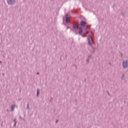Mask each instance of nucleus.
Returning a JSON list of instances; mask_svg holds the SVG:
<instances>
[{"label":"nucleus","instance_id":"1","mask_svg":"<svg viewBox=\"0 0 128 128\" xmlns=\"http://www.w3.org/2000/svg\"><path fill=\"white\" fill-rule=\"evenodd\" d=\"M65 18H66V23L68 24L70 22V14L68 13L65 15Z\"/></svg>","mask_w":128,"mask_h":128},{"label":"nucleus","instance_id":"2","mask_svg":"<svg viewBox=\"0 0 128 128\" xmlns=\"http://www.w3.org/2000/svg\"><path fill=\"white\" fill-rule=\"evenodd\" d=\"M86 36L88 41V44H89V46H92V44H94V42H92V37H90L89 36Z\"/></svg>","mask_w":128,"mask_h":128},{"label":"nucleus","instance_id":"3","mask_svg":"<svg viewBox=\"0 0 128 128\" xmlns=\"http://www.w3.org/2000/svg\"><path fill=\"white\" fill-rule=\"evenodd\" d=\"M8 4L14 6L16 4V0H6Z\"/></svg>","mask_w":128,"mask_h":128},{"label":"nucleus","instance_id":"4","mask_svg":"<svg viewBox=\"0 0 128 128\" xmlns=\"http://www.w3.org/2000/svg\"><path fill=\"white\" fill-rule=\"evenodd\" d=\"M122 66H123L124 68H127L128 66V60H125L123 62Z\"/></svg>","mask_w":128,"mask_h":128},{"label":"nucleus","instance_id":"5","mask_svg":"<svg viewBox=\"0 0 128 128\" xmlns=\"http://www.w3.org/2000/svg\"><path fill=\"white\" fill-rule=\"evenodd\" d=\"M87 24L86 22L84 20H81L80 22V25L81 26H82V28H86V26Z\"/></svg>","mask_w":128,"mask_h":128},{"label":"nucleus","instance_id":"6","mask_svg":"<svg viewBox=\"0 0 128 128\" xmlns=\"http://www.w3.org/2000/svg\"><path fill=\"white\" fill-rule=\"evenodd\" d=\"M82 32H84V30H82V28H80L79 29V30L78 31V34H80V36H82Z\"/></svg>","mask_w":128,"mask_h":128},{"label":"nucleus","instance_id":"7","mask_svg":"<svg viewBox=\"0 0 128 128\" xmlns=\"http://www.w3.org/2000/svg\"><path fill=\"white\" fill-rule=\"evenodd\" d=\"M72 28L74 29V30H78V24H74L72 26Z\"/></svg>","mask_w":128,"mask_h":128},{"label":"nucleus","instance_id":"8","mask_svg":"<svg viewBox=\"0 0 128 128\" xmlns=\"http://www.w3.org/2000/svg\"><path fill=\"white\" fill-rule=\"evenodd\" d=\"M40 89H38V88L37 89V92H36L37 96H40Z\"/></svg>","mask_w":128,"mask_h":128},{"label":"nucleus","instance_id":"9","mask_svg":"<svg viewBox=\"0 0 128 128\" xmlns=\"http://www.w3.org/2000/svg\"><path fill=\"white\" fill-rule=\"evenodd\" d=\"M14 106H16V105H15V104L12 105V106H11L10 110H11L12 112L14 110Z\"/></svg>","mask_w":128,"mask_h":128},{"label":"nucleus","instance_id":"10","mask_svg":"<svg viewBox=\"0 0 128 128\" xmlns=\"http://www.w3.org/2000/svg\"><path fill=\"white\" fill-rule=\"evenodd\" d=\"M13 122H14V128L16 126V123H17V122H16V118H15Z\"/></svg>","mask_w":128,"mask_h":128},{"label":"nucleus","instance_id":"11","mask_svg":"<svg viewBox=\"0 0 128 128\" xmlns=\"http://www.w3.org/2000/svg\"><path fill=\"white\" fill-rule=\"evenodd\" d=\"M84 30L86 32V34H88V28H84Z\"/></svg>","mask_w":128,"mask_h":128},{"label":"nucleus","instance_id":"12","mask_svg":"<svg viewBox=\"0 0 128 128\" xmlns=\"http://www.w3.org/2000/svg\"><path fill=\"white\" fill-rule=\"evenodd\" d=\"M126 12H122V16H124V18L126 16Z\"/></svg>","mask_w":128,"mask_h":128},{"label":"nucleus","instance_id":"13","mask_svg":"<svg viewBox=\"0 0 128 128\" xmlns=\"http://www.w3.org/2000/svg\"><path fill=\"white\" fill-rule=\"evenodd\" d=\"M26 108L27 110H30V104L28 103L27 104Z\"/></svg>","mask_w":128,"mask_h":128},{"label":"nucleus","instance_id":"14","mask_svg":"<svg viewBox=\"0 0 128 128\" xmlns=\"http://www.w3.org/2000/svg\"><path fill=\"white\" fill-rule=\"evenodd\" d=\"M124 74H123L121 77V80H124Z\"/></svg>","mask_w":128,"mask_h":128},{"label":"nucleus","instance_id":"15","mask_svg":"<svg viewBox=\"0 0 128 128\" xmlns=\"http://www.w3.org/2000/svg\"><path fill=\"white\" fill-rule=\"evenodd\" d=\"M86 62H88H88H90V59H88H88L86 60Z\"/></svg>","mask_w":128,"mask_h":128},{"label":"nucleus","instance_id":"16","mask_svg":"<svg viewBox=\"0 0 128 128\" xmlns=\"http://www.w3.org/2000/svg\"><path fill=\"white\" fill-rule=\"evenodd\" d=\"M92 56H90V55H88V58L89 60H90V57H91Z\"/></svg>","mask_w":128,"mask_h":128},{"label":"nucleus","instance_id":"17","mask_svg":"<svg viewBox=\"0 0 128 128\" xmlns=\"http://www.w3.org/2000/svg\"><path fill=\"white\" fill-rule=\"evenodd\" d=\"M58 122H59V120H56V124H58Z\"/></svg>","mask_w":128,"mask_h":128},{"label":"nucleus","instance_id":"18","mask_svg":"<svg viewBox=\"0 0 128 128\" xmlns=\"http://www.w3.org/2000/svg\"><path fill=\"white\" fill-rule=\"evenodd\" d=\"M108 94L110 96V92H108V91L107 92Z\"/></svg>","mask_w":128,"mask_h":128},{"label":"nucleus","instance_id":"19","mask_svg":"<svg viewBox=\"0 0 128 128\" xmlns=\"http://www.w3.org/2000/svg\"><path fill=\"white\" fill-rule=\"evenodd\" d=\"M81 36H82V38H84L85 36H84V35H81Z\"/></svg>","mask_w":128,"mask_h":128},{"label":"nucleus","instance_id":"20","mask_svg":"<svg viewBox=\"0 0 128 128\" xmlns=\"http://www.w3.org/2000/svg\"><path fill=\"white\" fill-rule=\"evenodd\" d=\"M94 50L92 52V54H94Z\"/></svg>","mask_w":128,"mask_h":128},{"label":"nucleus","instance_id":"21","mask_svg":"<svg viewBox=\"0 0 128 128\" xmlns=\"http://www.w3.org/2000/svg\"><path fill=\"white\" fill-rule=\"evenodd\" d=\"M36 74H38V75L40 74V72H37Z\"/></svg>","mask_w":128,"mask_h":128},{"label":"nucleus","instance_id":"22","mask_svg":"<svg viewBox=\"0 0 128 128\" xmlns=\"http://www.w3.org/2000/svg\"><path fill=\"white\" fill-rule=\"evenodd\" d=\"M69 78H70L68 77V78H67V80H68Z\"/></svg>","mask_w":128,"mask_h":128},{"label":"nucleus","instance_id":"23","mask_svg":"<svg viewBox=\"0 0 128 128\" xmlns=\"http://www.w3.org/2000/svg\"><path fill=\"white\" fill-rule=\"evenodd\" d=\"M52 98H51V100H50V102H52Z\"/></svg>","mask_w":128,"mask_h":128},{"label":"nucleus","instance_id":"24","mask_svg":"<svg viewBox=\"0 0 128 128\" xmlns=\"http://www.w3.org/2000/svg\"><path fill=\"white\" fill-rule=\"evenodd\" d=\"M68 28H70V27H68Z\"/></svg>","mask_w":128,"mask_h":128},{"label":"nucleus","instance_id":"25","mask_svg":"<svg viewBox=\"0 0 128 128\" xmlns=\"http://www.w3.org/2000/svg\"><path fill=\"white\" fill-rule=\"evenodd\" d=\"M0 64H2V61H0Z\"/></svg>","mask_w":128,"mask_h":128},{"label":"nucleus","instance_id":"26","mask_svg":"<svg viewBox=\"0 0 128 128\" xmlns=\"http://www.w3.org/2000/svg\"><path fill=\"white\" fill-rule=\"evenodd\" d=\"M75 66H76V65H75Z\"/></svg>","mask_w":128,"mask_h":128},{"label":"nucleus","instance_id":"27","mask_svg":"<svg viewBox=\"0 0 128 128\" xmlns=\"http://www.w3.org/2000/svg\"><path fill=\"white\" fill-rule=\"evenodd\" d=\"M2 76H4V74H2Z\"/></svg>","mask_w":128,"mask_h":128},{"label":"nucleus","instance_id":"28","mask_svg":"<svg viewBox=\"0 0 128 128\" xmlns=\"http://www.w3.org/2000/svg\"><path fill=\"white\" fill-rule=\"evenodd\" d=\"M76 34H78V33H77V32H76Z\"/></svg>","mask_w":128,"mask_h":128},{"label":"nucleus","instance_id":"29","mask_svg":"<svg viewBox=\"0 0 128 128\" xmlns=\"http://www.w3.org/2000/svg\"><path fill=\"white\" fill-rule=\"evenodd\" d=\"M20 118H21L20 116Z\"/></svg>","mask_w":128,"mask_h":128}]
</instances>
